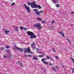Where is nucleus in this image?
<instances>
[{
    "label": "nucleus",
    "mask_w": 74,
    "mask_h": 74,
    "mask_svg": "<svg viewBox=\"0 0 74 74\" xmlns=\"http://www.w3.org/2000/svg\"><path fill=\"white\" fill-rule=\"evenodd\" d=\"M50 59H51L52 60V58H50Z\"/></svg>",
    "instance_id": "nucleus-43"
},
{
    "label": "nucleus",
    "mask_w": 74,
    "mask_h": 74,
    "mask_svg": "<svg viewBox=\"0 0 74 74\" xmlns=\"http://www.w3.org/2000/svg\"><path fill=\"white\" fill-rule=\"evenodd\" d=\"M16 49L17 50H19V51H20L21 52H22L23 51V49H21L20 48H19V47H17Z\"/></svg>",
    "instance_id": "nucleus-8"
},
{
    "label": "nucleus",
    "mask_w": 74,
    "mask_h": 74,
    "mask_svg": "<svg viewBox=\"0 0 74 74\" xmlns=\"http://www.w3.org/2000/svg\"><path fill=\"white\" fill-rule=\"evenodd\" d=\"M32 59H33V60H38V58L37 57V56H35Z\"/></svg>",
    "instance_id": "nucleus-10"
},
{
    "label": "nucleus",
    "mask_w": 74,
    "mask_h": 74,
    "mask_svg": "<svg viewBox=\"0 0 74 74\" xmlns=\"http://www.w3.org/2000/svg\"><path fill=\"white\" fill-rule=\"evenodd\" d=\"M9 32H10V31L9 30H6L5 31V33L6 34H7V33H9Z\"/></svg>",
    "instance_id": "nucleus-14"
},
{
    "label": "nucleus",
    "mask_w": 74,
    "mask_h": 74,
    "mask_svg": "<svg viewBox=\"0 0 74 74\" xmlns=\"http://www.w3.org/2000/svg\"><path fill=\"white\" fill-rule=\"evenodd\" d=\"M46 60H47V58H43L41 59V61L42 62H44V61H45Z\"/></svg>",
    "instance_id": "nucleus-18"
},
{
    "label": "nucleus",
    "mask_w": 74,
    "mask_h": 74,
    "mask_svg": "<svg viewBox=\"0 0 74 74\" xmlns=\"http://www.w3.org/2000/svg\"><path fill=\"white\" fill-rule=\"evenodd\" d=\"M15 29L16 30V31H17L18 32L19 31V30H18V28L17 27H15Z\"/></svg>",
    "instance_id": "nucleus-17"
},
{
    "label": "nucleus",
    "mask_w": 74,
    "mask_h": 74,
    "mask_svg": "<svg viewBox=\"0 0 74 74\" xmlns=\"http://www.w3.org/2000/svg\"><path fill=\"white\" fill-rule=\"evenodd\" d=\"M59 69V68H58V66H56L55 67H53L52 68V69H53V71H56V70L57 69Z\"/></svg>",
    "instance_id": "nucleus-7"
},
{
    "label": "nucleus",
    "mask_w": 74,
    "mask_h": 74,
    "mask_svg": "<svg viewBox=\"0 0 74 74\" xmlns=\"http://www.w3.org/2000/svg\"><path fill=\"white\" fill-rule=\"evenodd\" d=\"M34 45H35V44L34 43V42H33V44H32L31 45V46L32 47H33V46H34Z\"/></svg>",
    "instance_id": "nucleus-25"
},
{
    "label": "nucleus",
    "mask_w": 74,
    "mask_h": 74,
    "mask_svg": "<svg viewBox=\"0 0 74 74\" xmlns=\"http://www.w3.org/2000/svg\"><path fill=\"white\" fill-rule=\"evenodd\" d=\"M56 7L58 8H59V7H60V4H59L58 3L56 5Z\"/></svg>",
    "instance_id": "nucleus-16"
},
{
    "label": "nucleus",
    "mask_w": 74,
    "mask_h": 74,
    "mask_svg": "<svg viewBox=\"0 0 74 74\" xmlns=\"http://www.w3.org/2000/svg\"><path fill=\"white\" fill-rule=\"evenodd\" d=\"M30 38H36V36H30Z\"/></svg>",
    "instance_id": "nucleus-12"
},
{
    "label": "nucleus",
    "mask_w": 74,
    "mask_h": 74,
    "mask_svg": "<svg viewBox=\"0 0 74 74\" xmlns=\"http://www.w3.org/2000/svg\"><path fill=\"white\" fill-rule=\"evenodd\" d=\"M24 7H25L26 9L27 10V12H30V10L29 9V7H28L26 6V4H25L24 5Z\"/></svg>",
    "instance_id": "nucleus-6"
},
{
    "label": "nucleus",
    "mask_w": 74,
    "mask_h": 74,
    "mask_svg": "<svg viewBox=\"0 0 74 74\" xmlns=\"http://www.w3.org/2000/svg\"><path fill=\"white\" fill-rule=\"evenodd\" d=\"M39 12L40 14H43V13H44V12H43V11H42V10L39 11Z\"/></svg>",
    "instance_id": "nucleus-13"
},
{
    "label": "nucleus",
    "mask_w": 74,
    "mask_h": 74,
    "mask_svg": "<svg viewBox=\"0 0 74 74\" xmlns=\"http://www.w3.org/2000/svg\"><path fill=\"white\" fill-rule=\"evenodd\" d=\"M49 65H50V66H52V64L50 63V64H49Z\"/></svg>",
    "instance_id": "nucleus-41"
},
{
    "label": "nucleus",
    "mask_w": 74,
    "mask_h": 74,
    "mask_svg": "<svg viewBox=\"0 0 74 74\" xmlns=\"http://www.w3.org/2000/svg\"><path fill=\"white\" fill-rule=\"evenodd\" d=\"M27 34L29 35V36H33L35 35V34H34V33L30 31H27Z\"/></svg>",
    "instance_id": "nucleus-4"
},
{
    "label": "nucleus",
    "mask_w": 74,
    "mask_h": 74,
    "mask_svg": "<svg viewBox=\"0 0 74 74\" xmlns=\"http://www.w3.org/2000/svg\"><path fill=\"white\" fill-rule=\"evenodd\" d=\"M1 49L2 50H3V49H4V47H2L1 48Z\"/></svg>",
    "instance_id": "nucleus-36"
},
{
    "label": "nucleus",
    "mask_w": 74,
    "mask_h": 74,
    "mask_svg": "<svg viewBox=\"0 0 74 74\" xmlns=\"http://www.w3.org/2000/svg\"><path fill=\"white\" fill-rule=\"evenodd\" d=\"M19 28H20V29H21L22 30H23V29L24 27H19Z\"/></svg>",
    "instance_id": "nucleus-30"
},
{
    "label": "nucleus",
    "mask_w": 74,
    "mask_h": 74,
    "mask_svg": "<svg viewBox=\"0 0 74 74\" xmlns=\"http://www.w3.org/2000/svg\"><path fill=\"white\" fill-rule=\"evenodd\" d=\"M66 40H67V41H68L70 43V44H71V42H70V40H69V39H68V38H66Z\"/></svg>",
    "instance_id": "nucleus-27"
},
{
    "label": "nucleus",
    "mask_w": 74,
    "mask_h": 74,
    "mask_svg": "<svg viewBox=\"0 0 74 74\" xmlns=\"http://www.w3.org/2000/svg\"><path fill=\"white\" fill-rule=\"evenodd\" d=\"M7 35H8L7 34H6Z\"/></svg>",
    "instance_id": "nucleus-47"
},
{
    "label": "nucleus",
    "mask_w": 74,
    "mask_h": 74,
    "mask_svg": "<svg viewBox=\"0 0 74 74\" xmlns=\"http://www.w3.org/2000/svg\"><path fill=\"white\" fill-rule=\"evenodd\" d=\"M55 58L56 59H57L58 60V59H59V57H58V56H55Z\"/></svg>",
    "instance_id": "nucleus-21"
},
{
    "label": "nucleus",
    "mask_w": 74,
    "mask_h": 74,
    "mask_svg": "<svg viewBox=\"0 0 74 74\" xmlns=\"http://www.w3.org/2000/svg\"><path fill=\"white\" fill-rule=\"evenodd\" d=\"M72 25L73 26V24H72Z\"/></svg>",
    "instance_id": "nucleus-49"
},
{
    "label": "nucleus",
    "mask_w": 74,
    "mask_h": 74,
    "mask_svg": "<svg viewBox=\"0 0 74 74\" xmlns=\"http://www.w3.org/2000/svg\"><path fill=\"white\" fill-rule=\"evenodd\" d=\"M47 59H48V60H49V58H50V56H47Z\"/></svg>",
    "instance_id": "nucleus-24"
},
{
    "label": "nucleus",
    "mask_w": 74,
    "mask_h": 74,
    "mask_svg": "<svg viewBox=\"0 0 74 74\" xmlns=\"http://www.w3.org/2000/svg\"><path fill=\"white\" fill-rule=\"evenodd\" d=\"M20 64L21 67H23V65H22V63H20Z\"/></svg>",
    "instance_id": "nucleus-35"
},
{
    "label": "nucleus",
    "mask_w": 74,
    "mask_h": 74,
    "mask_svg": "<svg viewBox=\"0 0 74 74\" xmlns=\"http://www.w3.org/2000/svg\"><path fill=\"white\" fill-rule=\"evenodd\" d=\"M38 53H42L40 52H38Z\"/></svg>",
    "instance_id": "nucleus-42"
},
{
    "label": "nucleus",
    "mask_w": 74,
    "mask_h": 74,
    "mask_svg": "<svg viewBox=\"0 0 74 74\" xmlns=\"http://www.w3.org/2000/svg\"><path fill=\"white\" fill-rule=\"evenodd\" d=\"M39 50V49H38V48H37L36 49L37 51H38V50Z\"/></svg>",
    "instance_id": "nucleus-40"
},
{
    "label": "nucleus",
    "mask_w": 74,
    "mask_h": 74,
    "mask_svg": "<svg viewBox=\"0 0 74 74\" xmlns=\"http://www.w3.org/2000/svg\"><path fill=\"white\" fill-rule=\"evenodd\" d=\"M32 8H38L39 9H41V7L39 5H37L36 4V2H33L32 3Z\"/></svg>",
    "instance_id": "nucleus-1"
},
{
    "label": "nucleus",
    "mask_w": 74,
    "mask_h": 74,
    "mask_svg": "<svg viewBox=\"0 0 74 74\" xmlns=\"http://www.w3.org/2000/svg\"><path fill=\"white\" fill-rule=\"evenodd\" d=\"M59 33L60 34H62V37H64V33H62V32H59Z\"/></svg>",
    "instance_id": "nucleus-15"
},
{
    "label": "nucleus",
    "mask_w": 74,
    "mask_h": 74,
    "mask_svg": "<svg viewBox=\"0 0 74 74\" xmlns=\"http://www.w3.org/2000/svg\"><path fill=\"white\" fill-rule=\"evenodd\" d=\"M3 58H7V56H6L5 55H4L3 56Z\"/></svg>",
    "instance_id": "nucleus-33"
},
{
    "label": "nucleus",
    "mask_w": 74,
    "mask_h": 74,
    "mask_svg": "<svg viewBox=\"0 0 74 74\" xmlns=\"http://www.w3.org/2000/svg\"><path fill=\"white\" fill-rule=\"evenodd\" d=\"M38 10L37 9H34L33 11H35V14H36V15L40 16V15H41V14H40L39 12L37 11H38Z\"/></svg>",
    "instance_id": "nucleus-5"
},
{
    "label": "nucleus",
    "mask_w": 74,
    "mask_h": 74,
    "mask_svg": "<svg viewBox=\"0 0 74 74\" xmlns=\"http://www.w3.org/2000/svg\"><path fill=\"white\" fill-rule=\"evenodd\" d=\"M25 56H27V55H25Z\"/></svg>",
    "instance_id": "nucleus-44"
},
{
    "label": "nucleus",
    "mask_w": 74,
    "mask_h": 74,
    "mask_svg": "<svg viewBox=\"0 0 74 74\" xmlns=\"http://www.w3.org/2000/svg\"><path fill=\"white\" fill-rule=\"evenodd\" d=\"M71 13L72 14H74V12H71Z\"/></svg>",
    "instance_id": "nucleus-39"
},
{
    "label": "nucleus",
    "mask_w": 74,
    "mask_h": 74,
    "mask_svg": "<svg viewBox=\"0 0 74 74\" xmlns=\"http://www.w3.org/2000/svg\"><path fill=\"white\" fill-rule=\"evenodd\" d=\"M38 56L40 58H42V57H44V55H40V56Z\"/></svg>",
    "instance_id": "nucleus-23"
},
{
    "label": "nucleus",
    "mask_w": 74,
    "mask_h": 74,
    "mask_svg": "<svg viewBox=\"0 0 74 74\" xmlns=\"http://www.w3.org/2000/svg\"><path fill=\"white\" fill-rule=\"evenodd\" d=\"M33 2H32V3H31L30 2H29L28 3V5H31V7H32V4H33Z\"/></svg>",
    "instance_id": "nucleus-11"
},
{
    "label": "nucleus",
    "mask_w": 74,
    "mask_h": 74,
    "mask_svg": "<svg viewBox=\"0 0 74 74\" xmlns=\"http://www.w3.org/2000/svg\"><path fill=\"white\" fill-rule=\"evenodd\" d=\"M36 19H37V20H38V21H42V19H41V18H37Z\"/></svg>",
    "instance_id": "nucleus-20"
},
{
    "label": "nucleus",
    "mask_w": 74,
    "mask_h": 74,
    "mask_svg": "<svg viewBox=\"0 0 74 74\" xmlns=\"http://www.w3.org/2000/svg\"><path fill=\"white\" fill-rule=\"evenodd\" d=\"M38 0V1H39V0Z\"/></svg>",
    "instance_id": "nucleus-48"
},
{
    "label": "nucleus",
    "mask_w": 74,
    "mask_h": 74,
    "mask_svg": "<svg viewBox=\"0 0 74 74\" xmlns=\"http://www.w3.org/2000/svg\"><path fill=\"white\" fill-rule=\"evenodd\" d=\"M0 74H1V73H0Z\"/></svg>",
    "instance_id": "nucleus-46"
},
{
    "label": "nucleus",
    "mask_w": 74,
    "mask_h": 74,
    "mask_svg": "<svg viewBox=\"0 0 74 74\" xmlns=\"http://www.w3.org/2000/svg\"><path fill=\"white\" fill-rule=\"evenodd\" d=\"M43 63L44 64H48V62L46 61H43Z\"/></svg>",
    "instance_id": "nucleus-19"
},
{
    "label": "nucleus",
    "mask_w": 74,
    "mask_h": 74,
    "mask_svg": "<svg viewBox=\"0 0 74 74\" xmlns=\"http://www.w3.org/2000/svg\"><path fill=\"white\" fill-rule=\"evenodd\" d=\"M73 48H74V47H73Z\"/></svg>",
    "instance_id": "nucleus-50"
},
{
    "label": "nucleus",
    "mask_w": 74,
    "mask_h": 74,
    "mask_svg": "<svg viewBox=\"0 0 74 74\" xmlns=\"http://www.w3.org/2000/svg\"><path fill=\"white\" fill-rule=\"evenodd\" d=\"M15 5V3H13L12 4V5Z\"/></svg>",
    "instance_id": "nucleus-37"
},
{
    "label": "nucleus",
    "mask_w": 74,
    "mask_h": 74,
    "mask_svg": "<svg viewBox=\"0 0 74 74\" xmlns=\"http://www.w3.org/2000/svg\"><path fill=\"white\" fill-rule=\"evenodd\" d=\"M23 30H27V29L25 27H24Z\"/></svg>",
    "instance_id": "nucleus-32"
},
{
    "label": "nucleus",
    "mask_w": 74,
    "mask_h": 74,
    "mask_svg": "<svg viewBox=\"0 0 74 74\" xmlns=\"http://www.w3.org/2000/svg\"><path fill=\"white\" fill-rule=\"evenodd\" d=\"M53 51L54 52H55V53L56 52V51L55 50L54 48H53Z\"/></svg>",
    "instance_id": "nucleus-31"
},
{
    "label": "nucleus",
    "mask_w": 74,
    "mask_h": 74,
    "mask_svg": "<svg viewBox=\"0 0 74 74\" xmlns=\"http://www.w3.org/2000/svg\"><path fill=\"white\" fill-rule=\"evenodd\" d=\"M5 47L6 48V49H8V48H10V46H5Z\"/></svg>",
    "instance_id": "nucleus-28"
},
{
    "label": "nucleus",
    "mask_w": 74,
    "mask_h": 74,
    "mask_svg": "<svg viewBox=\"0 0 74 74\" xmlns=\"http://www.w3.org/2000/svg\"><path fill=\"white\" fill-rule=\"evenodd\" d=\"M52 2L54 4H56L58 3V1L57 0H52Z\"/></svg>",
    "instance_id": "nucleus-9"
},
{
    "label": "nucleus",
    "mask_w": 74,
    "mask_h": 74,
    "mask_svg": "<svg viewBox=\"0 0 74 74\" xmlns=\"http://www.w3.org/2000/svg\"><path fill=\"white\" fill-rule=\"evenodd\" d=\"M71 59L72 60V61L73 62V63H74V60L72 58H71Z\"/></svg>",
    "instance_id": "nucleus-29"
},
{
    "label": "nucleus",
    "mask_w": 74,
    "mask_h": 74,
    "mask_svg": "<svg viewBox=\"0 0 74 74\" xmlns=\"http://www.w3.org/2000/svg\"><path fill=\"white\" fill-rule=\"evenodd\" d=\"M18 62V63H20V62Z\"/></svg>",
    "instance_id": "nucleus-45"
},
{
    "label": "nucleus",
    "mask_w": 74,
    "mask_h": 74,
    "mask_svg": "<svg viewBox=\"0 0 74 74\" xmlns=\"http://www.w3.org/2000/svg\"><path fill=\"white\" fill-rule=\"evenodd\" d=\"M72 71L73 73H74V69H72Z\"/></svg>",
    "instance_id": "nucleus-38"
},
{
    "label": "nucleus",
    "mask_w": 74,
    "mask_h": 74,
    "mask_svg": "<svg viewBox=\"0 0 74 74\" xmlns=\"http://www.w3.org/2000/svg\"><path fill=\"white\" fill-rule=\"evenodd\" d=\"M24 51L25 53L27 52L28 53H32V52L30 50V48L28 47V49H25Z\"/></svg>",
    "instance_id": "nucleus-3"
},
{
    "label": "nucleus",
    "mask_w": 74,
    "mask_h": 74,
    "mask_svg": "<svg viewBox=\"0 0 74 74\" xmlns=\"http://www.w3.org/2000/svg\"><path fill=\"white\" fill-rule=\"evenodd\" d=\"M45 21L44 20L42 21V23H43V24H44V23H45Z\"/></svg>",
    "instance_id": "nucleus-26"
},
{
    "label": "nucleus",
    "mask_w": 74,
    "mask_h": 74,
    "mask_svg": "<svg viewBox=\"0 0 74 74\" xmlns=\"http://www.w3.org/2000/svg\"><path fill=\"white\" fill-rule=\"evenodd\" d=\"M28 57H33V56L32 55L28 54Z\"/></svg>",
    "instance_id": "nucleus-22"
},
{
    "label": "nucleus",
    "mask_w": 74,
    "mask_h": 74,
    "mask_svg": "<svg viewBox=\"0 0 74 74\" xmlns=\"http://www.w3.org/2000/svg\"><path fill=\"white\" fill-rule=\"evenodd\" d=\"M33 26L35 27H37V29L39 30H40L41 29H42V27L41 26V24L40 23L34 24L33 25Z\"/></svg>",
    "instance_id": "nucleus-2"
},
{
    "label": "nucleus",
    "mask_w": 74,
    "mask_h": 74,
    "mask_svg": "<svg viewBox=\"0 0 74 74\" xmlns=\"http://www.w3.org/2000/svg\"><path fill=\"white\" fill-rule=\"evenodd\" d=\"M55 21H51V23L52 24H53V23H55Z\"/></svg>",
    "instance_id": "nucleus-34"
}]
</instances>
